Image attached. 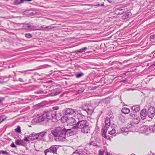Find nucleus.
<instances>
[{"mask_svg": "<svg viewBox=\"0 0 155 155\" xmlns=\"http://www.w3.org/2000/svg\"><path fill=\"white\" fill-rule=\"evenodd\" d=\"M84 116L80 114L76 125L73 127L74 129H79L84 134H87L90 132L89 123L85 120H84Z\"/></svg>", "mask_w": 155, "mask_h": 155, "instance_id": "obj_1", "label": "nucleus"}, {"mask_svg": "<svg viewBox=\"0 0 155 155\" xmlns=\"http://www.w3.org/2000/svg\"><path fill=\"white\" fill-rule=\"evenodd\" d=\"M51 133L54 137H58L59 141L61 142L65 140L63 128L60 127H56L54 130L51 131Z\"/></svg>", "mask_w": 155, "mask_h": 155, "instance_id": "obj_2", "label": "nucleus"}, {"mask_svg": "<svg viewBox=\"0 0 155 155\" xmlns=\"http://www.w3.org/2000/svg\"><path fill=\"white\" fill-rule=\"evenodd\" d=\"M43 115L46 119V122H47L48 120L53 118H56V116L58 115L57 114L56 112L54 110H50L44 111Z\"/></svg>", "mask_w": 155, "mask_h": 155, "instance_id": "obj_3", "label": "nucleus"}, {"mask_svg": "<svg viewBox=\"0 0 155 155\" xmlns=\"http://www.w3.org/2000/svg\"><path fill=\"white\" fill-rule=\"evenodd\" d=\"M58 147L57 145H52L50 147L45 150L44 153L45 155L52 153L54 154H58L57 150Z\"/></svg>", "mask_w": 155, "mask_h": 155, "instance_id": "obj_4", "label": "nucleus"}, {"mask_svg": "<svg viewBox=\"0 0 155 155\" xmlns=\"http://www.w3.org/2000/svg\"><path fill=\"white\" fill-rule=\"evenodd\" d=\"M80 114V113L77 114L76 116L74 117V118L73 117L69 118L68 119L67 121L68 123H69V124H71L72 125H76Z\"/></svg>", "mask_w": 155, "mask_h": 155, "instance_id": "obj_5", "label": "nucleus"}, {"mask_svg": "<svg viewBox=\"0 0 155 155\" xmlns=\"http://www.w3.org/2000/svg\"><path fill=\"white\" fill-rule=\"evenodd\" d=\"M147 113L148 116L151 118H153L155 114V108L153 107H150L148 110Z\"/></svg>", "mask_w": 155, "mask_h": 155, "instance_id": "obj_6", "label": "nucleus"}, {"mask_svg": "<svg viewBox=\"0 0 155 155\" xmlns=\"http://www.w3.org/2000/svg\"><path fill=\"white\" fill-rule=\"evenodd\" d=\"M36 121L38 122H45V123H47L46 121V119L45 117H44L43 112L41 115L37 114V116L34 118Z\"/></svg>", "mask_w": 155, "mask_h": 155, "instance_id": "obj_7", "label": "nucleus"}, {"mask_svg": "<svg viewBox=\"0 0 155 155\" xmlns=\"http://www.w3.org/2000/svg\"><path fill=\"white\" fill-rule=\"evenodd\" d=\"M63 130H64V137L66 138V136H71L73 135V131L72 129H66L65 128H63Z\"/></svg>", "mask_w": 155, "mask_h": 155, "instance_id": "obj_8", "label": "nucleus"}, {"mask_svg": "<svg viewBox=\"0 0 155 155\" xmlns=\"http://www.w3.org/2000/svg\"><path fill=\"white\" fill-rule=\"evenodd\" d=\"M39 136L37 134L32 133L28 136V138L31 140H39Z\"/></svg>", "mask_w": 155, "mask_h": 155, "instance_id": "obj_9", "label": "nucleus"}, {"mask_svg": "<svg viewBox=\"0 0 155 155\" xmlns=\"http://www.w3.org/2000/svg\"><path fill=\"white\" fill-rule=\"evenodd\" d=\"M147 115V113L146 109H144L141 110L140 114V116L142 120H143L145 119Z\"/></svg>", "mask_w": 155, "mask_h": 155, "instance_id": "obj_10", "label": "nucleus"}, {"mask_svg": "<svg viewBox=\"0 0 155 155\" xmlns=\"http://www.w3.org/2000/svg\"><path fill=\"white\" fill-rule=\"evenodd\" d=\"M75 112L74 110L72 108H67L64 111V113L66 115H72Z\"/></svg>", "mask_w": 155, "mask_h": 155, "instance_id": "obj_11", "label": "nucleus"}, {"mask_svg": "<svg viewBox=\"0 0 155 155\" xmlns=\"http://www.w3.org/2000/svg\"><path fill=\"white\" fill-rule=\"evenodd\" d=\"M149 127L147 126H143L140 128V130L142 132H150Z\"/></svg>", "mask_w": 155, "mask_h": 155, "instance_id": "obj_12", "label": "nucleus"}, {"mask_svg": "<svg viewBox=\"0 0 155 155\" xmlns=\"http://www.w3.org/2000/svg\"><path fill=\"white\" fill-rule=\"evenodd\" d=\"M87 49L86 47H84L78 50H76L73 52V53H75L76 54H78V53H81L83 52H85V51Z\"/></svg>", "mask_w": 155, "mask_h": 155, "instance_id": "obj_13", "label": "nucleus"}, {"mask_svg": "<svg viewBox=\"0 0 155 155\" xmlns=\"http://www.w3.org/2000/svg\"><path fill=\"white\" fill-rule=\"evenodd\" d=\"M131 108L133 111L137 112L140 110V106L139 105H135L132 106Z\"/></svg>", "mask_w": 155, "mask_h": 155, "instance_id": "obj_14", "label": "nucleus"}, {"mask_svg": "<svg viewBox=\"0 0 155 155\" xmlns=\"http://www.w3.org/2000/svg\"><path fill=\"white\" fill-rule=\"evenodd\" d=\"M38 135L39 136L38 137L39 140H43V137L47 134L46 131H42L38 133H37Z\"/></svg>", "mask_w": 155, "mask_h": 155, "instance_id": "obj_15", "label": "nucleus"}, {"mask_svg": "<svg viewBox=\"0 0 155 155\" xmlns=\"http://www.w3.org/2000/svg\"><path fill=\"white\" fill-rule=\"evenodd\" d=\"M105 126L104 127H106L107 128H108L110 126V119L109 117H106L105 121Z\"/></svg>", "mask_w": 155, "mask_h": 155, "instance_id": "obj_16", "label": "nucleus"}, {"mask_svg": "<svg viewBox=\"0 0 155 155\" xmlns=\"http://www.w3.org/2000/svg\"><path fill=\"white\" fill-rule=\"evenodd\" d=\"M15 143L18 145H21L23 146H25V142L22 140H16Z\"/></svg>", "mask_w": 155, "mask_h": 155, "instance_id": "obj_17", "label": "nucleus"}, {"mask_svg": "<svg viewBox=\"0 0 155 155\" xmlns=\"http://www.w3.org/2000/svg\"><path fill=\"white\" fill-rule=\"evenodd\" d=\"M121 112L122 113L126 114H128L130 112V110L128 108L124 107L121 110Z\"/></svg>", "mask_w": 155, "mask_h": 155, "instance_id": "obj_18", "label": "nucleus"}, {"mask_svg": "<svg viewBox=\"0 0 155 155\" xmlns=\"http://www.w3.org/2000/svg\"><path fill=\"white\" fill-rule=\"evenodd\" d=\"M28 30L29 29L30 30H34L36 29L37 27V25H33L29 24L28 23Z\"/></svg>", "mask_w": 155, "mask_h": 155, "instance_id": "obj_19", "label": "nucleus"}, {"mask_svg": "<svg viewBox=\"0 0 155 155\" xmlns=\"http://www.w3.org/2000/svg\"><path fill=\"white\" fill-rule=\"evenodd\" d=\"M121 131L124 135H126L128 133V129L126 127H123L121 129Z\"/></svg>", "mask_w": 155, "mask_h": 155, "instance_id": "obj_20", "label": "nucleus"}, {"mask_svg": "<svg viewBox=\"0 0 155 155\" xmlns=\"http://www.w3.org/2000/svg\"><path fill=\"white\" fill-rule=\"evenodd\" d=\"M94 109H93L92 107L91 106H89L88 108H87V110L86 111L88 114H91L92 113Z\"/></svg>", "mask_w": 155, "mask_h": 155, "instance_id": "obj_21", "label": "nucleus"}, {"mask_svg": "<svg viewBox=\"0 0 155 155\" xmlns=\"http://www.w3.org/2000/svg\"><path fill=\"white\" fill-rule=\"evenodd\" d=\"M61 92V91L60 90L57 91L55 92H52L49 94V95L50 96H56Z\"/></svg>", "mask_w": 155, "mask_h": 155, "instance_id": "obj_22", "label": "nucleus"}, {"mask_svg": "<svg viewBox=\"0 0 155 155\" xmlns=\"http://www.w3.org/2000/svg\"><path fill=\"white\" fill-rule=\"evenodd\" d=\"M41 28H42V29H45L46 30L48 29H51L53 28L54 27L52 25L49 26H46L45 25H42L41 27Z\"/></svg>", "mask_w": 155, "mask_h": 155, "instance_id": "obj_23", "label": "nucleus"}, {"mask_svg": "<svg viewBox=\"0 0 155 155\" xmlns=\"http://www.w3.org/2000/svg\"><path fill=\"white\" fill-rule=\"evenodd\" d=\"M133 119V121L135 124H137L139 123L140 120V117L137 116H136L135 118Z\"/></svg>", "mask_w": 155, "mask_h": 155, "instance_id": "obj_24", "label": "nucleus"}, {"mask_svg": "<svg viewBox=\"0 0 155 155\" xmlns=\"http://www.w3.org/2000/svg\"><path fill=\"white\" fill-rule=\"evenodd\" d=\"M149 127L150 132H152L153 133H155V124L152 125Z\"/></svg>", "mask_w": 155, "mask_h": 155, "instance_id": "obj_25", "label": "nucleus"}, {"mask_svg": "<svg viewBox=\"0 0 155 155\" xmlns=\"http://www.w3.org/2000/svg\"><path fill=\"white\" fill-rule=\"evenodd\" d=\"M132 15V14L130 12H128L126 13V14L122 16V18L123 19H126L128 18L130 16Z\"/></svg>", "mask_w": 155, "mask_h": 155, "instance_id": "obj_26", "label": "nucleus"}, {"mask_svg": "<svg viewBox=\"0 0 155 155\" xmlns=\"http://www.w3.org/2000/svg\"><path fill=\"white\" fill-rule=\"evenodd\" d=\"M123 8H124V7H120L117 8L116 9V13L118 15H120L122 14L124 11H123L122 12H118V11H122L123 10Z\"/></svg>", "mask_w": 155, "mask_h": 155, "instance_id": "obj_27", "label": "nucleus"}, {"mask_svg": "<svg viewBox=\"0 0 155 155\" xmlns=\"http://www.w3.org/2000/svg\"><path fill=\"white\" fill-rule=\"evenodd\" d=\"M23 3V0H14L13 4L15 5H18Z\"/></svg>", "mask_w": 155, "mask_h": 155, "instance_id": "obj_28", "label": "nucleus"}, {"mask_svg": "<svg viewBox=\"0 0 155 155\" xmlns=\"http://www.w3.org/2000/svg\"><path fill=\"white\" fill-rule=\"evenodd\" d=\"M107 128L106 127H104L103 129V133L102 134V136L103 137H104L105 138H107V136L106 135V134L107 132Z\"/></svg>", "mask_w": 155, "mask_h": 155, "instance_id": "obj_29", "label": "nucleus"}, {"mask_svg": "<svg viewBox=\"0 0 155 155\" xmlns=\"http://www.w3.org/2000/svg\"><path fill=\"white\" fill-rule=\"evenodd\" d=\"M119 119L122 122H124L125 120V117L122 115H120L119 117Z\"/></svg>", "mask_w": 155, "mask_h": 155, "instance_id": "obj_30", "label": "nucleus"}, {"mask_svg": "<svg viewBox=\"0 0 155 155\" xmlns=\"http://www.w3.org/2000/svg\"><path fill=\"white\" fill-rule=\"evenodd\" d=\"M85 90L84 87H81L77 91V92L78 94L82 93Z\"/></svg>", "mask_w": 155, "mask_h": 155, "instance_id": "obj_31", "label": "nucleus"}, {"mask_svg": "<svg viewBox=\"0 0 155 155\" xmlns=\"http://www.w3.org/2000/svg\"><path fill=\"white\" fill-rule=\"evenodd\" d=\"M135 112H131L129 114L130 118H135L136 116Z\"/></svg>", "mask_w": 155, "mask_h": 155, "instance_id": "obj_32", "label": "nucleus"}, {"mask_svg": "<svg viewBox=\"0 0 155 155\" xmlns=\"http://www.w3.org/2000/svg\"><path fill=\"white\" fill-rule=\"evenodd\" d=\"M84 74L82 72L79 73L76 75V77L77 78H80L84 75Z\"/></svg>", "mask_w": 155, "mask_h": 155, "instance_id": "obj_33", "label": "nucleus"}, {"mask_svg": "<svg viewBox=\"0 0 155 155\" xmlns=\"http://www.w3.org/2000/svg\"><path fill=\"white\" fill-rule=\"evenodd\" d=\"M1 153L4 154L5 155H9V152L6 151L1 150L0 151V154Z\"/></svg>", "mask_w": 155, "mask_h": 155, "instance_id": "obj_34", "label": "nucleus"}, {"mask_svg": "<svg viewBox=\"0 0 155 155\" xmlns=\"http://www.w3.org/2000/svg\"><path fill=\"white\" fill-rule=\"evenodd\" d=\"M4 117V116L3 115L0 116V124L5 120V118Z\"/></svg>", "mask_w": 155, "mask_h": 155, "instance_id": "obj_35", "label": "nucleus"}, {"mask_svg": "<svg viewBox=\"0 0 155 155\" xmlns=\"http://www.w3.org/2000/svg\"><path fill=\"white\" fill-rule=\"evenodd\" d=\"M116 132V130L114 129H113L111 131H109V134H113Z\"/></svg>", "mask_w": 155, "mask_h": 155, "instance_id": "obj_36", "label": "nucleus"}, {"mask_svg": "<svg viewBox=\"0 0 155 155\" xmlns=\"http://www.w3.org/2000/svg\"><path fill=\"white\" fill-rule=\"evenodd\" d=\"M25 36L27 38H30L32 37V35L29 33L26 34H25Z\"/></svg>", "mask_w": 155, "mask_h": 155, "instance_id": "obj_37", "label": "nucleus"}, {"mask_svg": "<svg viewBox=\"0 0 155 155\" xmlns=\"http://www.w3.org/2000/svg\"><path fill=\"white\" fill-rule=\"evenodd\" d=\"M43 93V91L42 89H41L40 90L37 91L35 93L37 94H41Z\"/></svg>", "mask_w": 155, "mask_h": 155, "instance_id": "obj_38", "label": "nucleus"}, {"mask_svg": "<svg viewBox=\"0 0 155 155\" xmlns=\"http://www.w3.org/2000/svg\"><path fill=\"white\" fill-rule=\"evenodd\" d=\"M28 23L24 24L23 26V28L25 30H28Z\"/></svg>", "mask_w": 155, "mask_h": 155, "instance_id": "obj_39", "label": "nucleus"}, {"mask_svg": "<svg viewBox=\"0 0 155 155\" xmlns=\"http://www.w3.org/2000/svg\"><path fill=\"white\" fill-rule=\"evenodd\" d=\"M15 130L17 132L20 133L21 131L20 127L19 126H18L17 128L15 129Z\"/></svg>", "mask_w": 155, "mask_h": 155, "instance_id": "obj_40", "label": "nucleus"}, {"mask_svg": "<svg viewBox=\"0 0 155 155\" xmlns=\"http://www.w3.org/2000/svg\"><path fill=\"white\" fill-rule=\"evenodd\" d=\"M104 151L103 150L102 151L99 150V155H104Z\"/></svg>", "mask_w": 155, "mask_h": 155, "instance_id": "obj_41", "label": "nucleus"}, {"mask_svg": "<svg viewBox=\"0 0 155 155\" xmlns=\"http://www.w3.org/2000/svg\"><path fill=\"white\" fill-rule=\"evenodd\" d=\"M88 106L86 105L83 106L82 107V109L85 111H86L87 108H88Z\"/></svg>", "mask_w": 155, "mask_h": 155, "instance_id": "obj_42", "label": "nucleus"}, {"mask_svg": "<svg viewBox=\"0 0 155 155\" xmlns=\"http://www.w3.org/2000/svg\"><path fill=\"white\" fill-rule=\"evenodd\" d=\"M10 146L12 147L15 148V149L17 148L16 146L14 144L13 142H12V144H11Z\"/></svg>", "mask_w": 155, "mask_h": 155, "instance_id": "obj_43", "label": "nucleus"}, {"mask_svg": "<svg viewBox=\"0 0 155 155\" xmlns=\"http://www.w3.org/2000/svg\"><path fill=\"white\" fill-rule=\"evenodd\" d=\"M95 144V143L94 141H91L89 143V145L90 146L92 145L93 146H94Z\"/></svg>", "mask_w": 155, "mask_h": 155, "instance_id": "obj_44", "label": "nucleus"}, {"mask_svg": "<svg viewBox=\"0 0 155 155\" xmlns=\"http://www.w3.org/2000/svg\"><path fill=\"white\" fill-rule=\"evenodd\" d=\"M32 70H27V71H18V72H20V73H24V75H25L26 74V73H25V72L26 71H31Z\"/></svg>", "mask_w": 155, "mask_h": 155, "instance_id": "obj_45", "label": "nucleus"}, {"mask_svg": "<svg viewBox=\"0 0 155 155\" xmlns=\"http://www.w3.org/2000/svg\"><path fill=\"white\" fill-rule=\"evenodd\" d=\"M57 114L58 115H57L56 116V118H55L56 119H57V117H58L59 118H60L59 116L60 117H61V114L60 113H58Z\"/></svg>", "mask_w": 155, "mask_h": 155, "instance_id": "obj_46", "label": "nucleus"}, {"mask_svg": "<svg viewBox=\"0 0 155 155\" xmlns=\"http://www.w3.org/2000/svg\"><path fill=\"white\" fill-rule=\"evenodd\" d=\"M52 109L54 110H58L59 109V107L58 106H55L53 107Z\"/></svg>", "mask_w": 155, "mask_h": 155, "instance_id": "obj_47", "label": "nucleus"}, {"mask_svg": "<svg viewBox=\"0 0 155 155\" xmlns=\"http://www.w3.org/2000/svg\"><path fill=\"white\" fill-rule=\"evenodd\" d=\"M28 137H25L23 139V140L25 141L29 142V140H28Z\"/></svg>", "mask_w": 155, "mask_h": 155, "instance_id": "obj_48", "label": "nucleus"}, {"mask_svg": "<svg viewBox=\"0 0 155 155\" xmlns=\"http://www.w3.org/2000/svg\"><path fill=\"white\" fill-rule=\"evenodd\" d=\"M150 38L152 39H155V34L151 35L150 37Z\"/></svg>", "mask_w": 155, "mask_h": 155, "instance_id": "obj_49", "label": "nucleus"}, {"mask_svg": "<svg viewBox=\"0 0 155 155\" xmlns=\"http://www.w3.org/2000/svg\"><path fill=\"white\" fill-rule=\"evenodd\" d=\"M18 81L22 82H24V81L23 79L21 78H19L18 79Z\"/></svg>", "mask_w": 155, "mask_h": 155, "instance_id": "obj_50", "label": "nucleus"}, {"mask_svg": "<svg viewBox=\"0 0 155 155\" xmlns=\"http://www.w3.org/2000/svg\"><path fill=\"white\" fill-rule=\"evenodd\" d=\"M4 100V98L1 97L0 98V103H2V101Z\"/></svg>", "mask_w": 155, "mask_h": 155, "instance_id": "obj_51", "label": "nucleus"}, {"mask_svg": "<svg viewBox=\"0 0 155 155\" xmlns=\"http://www.w3.org/2000/svg\"><path fill=\"white\" fill-rule=\"evenodd\" d=\"M48 65H44L41 66L42 68H45L47 67Z\"/></svg>", "mask_w": 155, "mask_h": 155, "instance_id": "obj_52", "label": "nucleus"}, {"mask_svg": "<svg viewBox=\"0 0 155 155\" xmlns=\"http://www.w3.org/2000/svg\"><path fill=\"white\" fill-rule=\"evenodd\" d=\"M94 147H98V148H100L101 146H100L98 145L97 144L95 143Z\"/></svg>", "mask_w": 155, "mask_h": 155, "instance_id": "obj_53", "label": "nucleus"}, {"mask_svg": "<svg viewBox=\"0 0 155 155\" xmlns=\"http://www.w3.org/2000/svg\"><path fill=\"white\" fill-rule=\"evenodd\" d=\"M14 67V66L13 65H10L9 66H8V68H13Z\"/></svg>", "mask_w": 155, "mask_h": 155, "instance_id": "obj_54", "label": "nucleus"}, {"mask_svg": "<svg viewBox=\"0 0 155 155\" xmlns=\"http://www.w3.org/2000/svg\"><path fill=\"white\" fill-rule=\"evenodd\" d=\"M108 2H109L110 3H111L112 2V0H107Z\"/></svg>", "mask_w": 155, "mask_h": 155, "instance_id": "obj_55", "label": "nucleus"}, {"mask_svg": "<svg viewBox=\"0 0 155 155\" xmlns=\"http://www.w3.org/2000/svg\"><path fill=\"white\" fill-rule=\"evenodd\" d=\"M97 5L99 6H104V3H103L101 5H100L99 4H98Z\"/></svg>", "mask_w": 155, "mask_h": 155, "instance_id": "obj_56", "label": "nucleus"}, {"mask_svg": "<svg viewBox=\"0 0 155 155\" xmlns=\"http://www.w3.org/2000/svg\"><path fill=\"white\" fill-rule=\"evenodd\" d=\"M32 0H23V2L25 1H31Z\"/></svg>", "mask_w": 155, "mask_h": 155, "instance_id": "obj_57", "label": "nucleus"}, {"mask_svg": "<svg viewBox=\"0 0 155 155\" xmlns=\"http://www.w3.org/2000/svg\"><path fill=\"white\" fill-rule=\"evenodd\" d=\"M126 75L125 74H121L122 77H124V76H125Z\"/></svg>", "mask_w": 155, "mask_h": 155, "instance_id": "obj_58", "label": "nucleus"}, {"mask_svg": "<svg viewBox=\"0 0 155 155\" xmlns=\"http://www.w3.org/2000/svg\"><path fill=\"white\" fill-rule=\"evenodd\" d=\"M78 150H76L75 152H74L73 153H78Z\"/></svg>", "mask_w": 155, "mask_h": 155, "instance_id": "obj_59", "label": "nucleus"}, {"mask_svg": "<svg viewBox=\"0 0 155 155\" xmlns=\"http://www.w3.org/2000/svg\"><path fill=\"white\" fill-rule=\"evenodd\" d=\"M107 155H110V153L107 152Z\"/></svg>", "mask_w": 155, "mask_h": 155, "instance_id": "obj_60", "label": "nucleus"}, {"mask_svg": "<svg viewBox=\"0 0 155 155\" xmlns=\"http://www.w3.org/2000/svg\"><path fill=\"white\" fill-rule=\"evenodd\" d=\"M14 76L16 77V74L15 72H14Z\"/></svg>", "mask_w": 155, "mask_h": 155, "instance_id": "obj_61", "label": "nucleus"}, {"mask_svg": "<svg viewBox=\"0 0 155 155\" xmlns=\"http://www.w3.org/2000/svg\"><path fill=\"white\" fill-rule=\"evenodd\" d=\"M153 65H155V61L153 62Z\"/></svg>", "mask_w": 155, "mask_h": 155, "instance_id": "obj_62", "label": "nucleus"}, {"mask_svg": "<svg viewBox=\"0 0 155 155\" xmlns=\"http://www.w3.org/2000/svg\"><path fill=\"white\" fill-rule=\"evenodd\" d=\"M153 57H155V53L153 55Z\"/></svg>", "mask_w": 155, "mask_h": 155, "instance_id": "obj_63", "label": "nucleus"}, {"mask_svg": "<svg viewBox=\"0 0 155 155\" xmlns=\"http://www.w3.org/2000/svg\"><path fill=\"white\" fill-rule=\"evenodd\" d=\"M0 83H3V82H2L0 81Z\"/></svg>", "mask_w": 155, "mask_h": 155, "instance_id": "obj_64", "label": "nucleus"}]
</instances>
